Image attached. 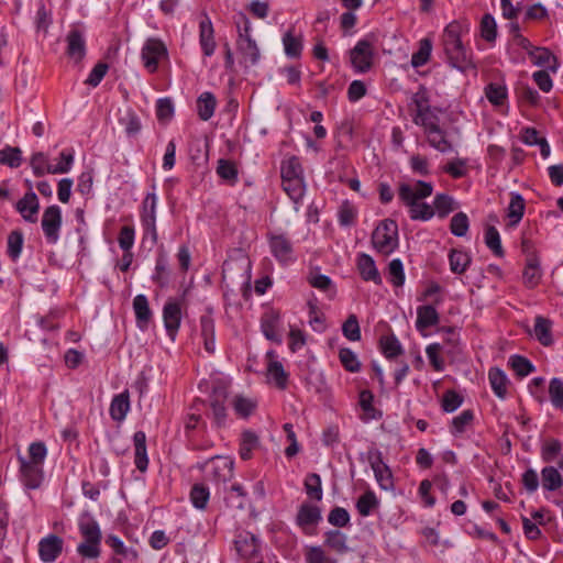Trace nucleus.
<instances>
[{
  "mask_svg": "<svg viewBox=\"0 0 563 563\" xmlns=\"http://www.w3.org/2000/svg\"><path fill=\"white\" fill-rule=\"evenodd\" d=\"M66 53L68 57L76 63L81 62L86 56V38L84 32L79 29H71L66 36Z\"/></svg>",
  "mask_w": 563,
  "mask_h": 563,
  "instance_id": "19",
  "label": "nucleus"
},
{
  "mask_svg": "<svg viewBox=\"0 0 563 563\" xmlns=\"http://www.w3.org/2000/svg\"><path fill=\"white\" fill-rule=\"evenodd\" d=\"M20 463V481L26 489H37L41 487L44 479L43 466L37 464H31L27 459L19 455Z\"/></svg>",
  "mask_w": 563,
  "mask_h": 563,
  "instance_id": "13",
  "label": "nucleus"
},
{
  "mask_svg": "<svg viewBox=\"0 0 563 563\" xmlns=\"http://www.w3.org/2000/svg\"><path fill=\"white\" fill-rule=\"evenodd\" d=\"M199 324L203 347L207 353L213 354L216 352V323L211 310L200 317Z\"/></svg>",
  "mask_w": 563,
  "mask_h": 563,
  "instance_id": "22",
  "label": "nucleus"
},
{
  "mask_svg": "<svg viewBox=\"0 0 563 563\" xmlns=\"http://www.w3.org/2000/svg\"><path fill=\"white\" fill-rule=\"evenodd\" d=\"M305 490L310 499L320 501L322 499L321 477L317 473H310L305 478Z\"/></svg>",
  "mask_w": 563,
  "mask_h": 563,
  "instance_id": "54",
  "label": "nucleus"
},
{
  "mask_svg": "<svg viewBox=\"0 0 563 563\" xmlns=\"http://www.w3.org/2000/svg\"><path fill=\"white\" fill-rule=\"evenodd\" d=\"M409 207V217L411 220L428 221L433 218L434 210L427 202L413 201Z\"/></svg>",
  "mask_w": 563,
  "mask_h": 563,
  "instance_id": "58",
  "label": "nucleus"
},
{
  "mask_svg": "<svg viewBox=\"0 0 563 563\" xmlns=\"http://www.w3.org/2000/svg\"><path fill=\"white\" fill-rule=\"evenodd\" d=\"M374 249L383 254L389 255L398 247V225L396 221L386 219L379 222L372 234Z\"/></svg>",
  "mask_w": 563,
  "mask_h": 563,
  "instance_id": "5",
  "label": "nucleus"
},
{
  "mask_svg": "<svg viewBox=\"0 0 563 563\" xmlns=\"http://www.w3.org/2000/svg\"><path fill=\"white\" fill-rule=\"evenodd\" d=\"M199 44L206 57L214 54L217 44L214 40V30L211 20L206 16L199 23Z\"/></svg>",
  "mask_w": 563,
  "mask_h": 563,
  "instance_id": "23",
  "label": "nucleus"
},
{
  "mask_svg": "<svg viewBox=\"0 0 563 563\" xmlns=\"http://www.w3.org/2000/svg\"><path fill=\"white\" fill-rule=\"evenodd\" d=\"M442 301L443 299L438 297L434 299L433 305H422L417 308L416 329L418 331L427 330L439 323L440 316L437 311V306H440Z\"/></svg>",
  "mask_w": 563,
  "mask_h": 563,
  "instance_id": "16",
  "label": "nucleus"
},
{
  "mask_svg": "<svg viewBox=\"0 0 563 563\" xmlns=\"http://www.w3.org/2000/svg\"><path fill=\"white\" fill-rule=\"evenodd\" d=\"M379 347L386 358H395L404 353L402 346L395 334L383 335L379 339Z\"/></svg>",
  "mask_w": 563,
  "mask_h": 563,
  "instance_id": "42",
  "label": "nucleus"
},
{
  "mask_svg": "<svg viewBox=\"0 0 563 563\" xmlns=\"http://www.w3.org/2000/svg\"><path fill=\"white\" fill-rule=\"evenodd\" d=\"M457 208L453 197L448 194H437L433 199V210L439 218L443 219Z\"/></svg>",
  "mask_w": 563,
  "mask_h": 563,
  "instance_id": "43",
  "label": "nucleus"
},
{
  "mask_svg": "<svg viewBox=\"0 0 563 563\" xmlns=\"http://www.w3.org/2000/svg\"><path fill=\"white\" fill-rule=\"evenodd\" d=\"M232 407L240 418L246 419L256 410L257 402L252 398L238 395L232 401Z\"/></svg>",
  "mask_w": 563,
  "mask_h": 563,
  "instance_id": "49",
  "label": "nucleus"
},
{
  "mask_svg": "<svg viewBox=\"0 0 563 563\" xmlns=\"http://www.w3.org/2000/svg\"><path fill=\"white\" fill-rule=\"evenodd\" d=\"M533 335L543 346H550L553 343L551 320L542 316L536 317Z\"/></svg>",
  "mask_w": 563,
  "mask_h": 563,
  "instance_id": "35",
  "label": "nucleus"
},
{
  "mask_svg": "<svg viewBox=\"0 0 563 563\" xmlns=\"http://www.w3.org/2000/svg\"><path fill=\"white\" fill-rule=\"evenodd\" d=\"M463 26L457 21L449 23L442 34V45L449 64L461 70L475 69L473 53L466 48L462 42L461 35Z\"/></svg>",
  "mask_w": 563,
  "mask_h": 563,
  "instance_id": "1",
  "label": "nucleus"
},
{
  "mask_svg": "<svg viewBox=\"0 0 563 563\" xmlns=\"http://www.w3.org/2000/svg\"><path fill=\"white\" fill-rule=\"evenodd\" d=\"M141 58L146 70L154 74L157 71L159 63L168 58L167 47L163 41L150 37L142 47Z\"/></svg>",
  "mask_w": 563,
  "mask_h": 563,
  "instance_id": "7",
  "label": "nucleus"
},
{
  "mask_svg": "<svg viewBox=\"0 0 563 563\" xmlns=\"http://www.w3.org/2000/svg\"><path fill=\"white\" fill-rule=\"evenodd\" d=\"M228 507L235 509H244L247 500V493L241 484H233L225 496Z\"/></svg>",
  "mask_w": 563,
  "mask_h": 563,
  "instance_id": "40",
  "label": "nucleus"
},
{
  "mask_svg": "<svg viewBox=\"0 0 563 563\" xmlns=\"http://www.w3.org/2000/svg\"><path fill=\"white\" fill-rule=\"evenodd\" d=\"M481 36L488 43H494L497 37V23L495 18L490 13H485L482 16L481 24Z\"/></svg>",
  "mask_w": 563,
  "mask_h": 563,
  "instance_id": "61",
  "label": "nucleus"
},
{
  "mask_svg": "<svg viewBox=\"0 0 563 563\" xmlns=\"http://www.w3.org/2000/svg\"><path fill=\"white\" fill-rule=\"evenodd\" d=\"M306 563H338L333 558L327 555L320 545H310L305 549Z\"/></svg>",
  "mask_w": 563,
  "mask_h": 563,
  "instance_id": "63",
  "label": "nucleus"
},
{
  "mask_svg": "<svg viewBox=\"0 0 563 563\" xmlns=\"http://www.w3.org/2000/svg\"><path fill=\"white\" fill-rule=\"evenodd\" d=\"M267 242L271 254L283 266L296 261L294 245L290 239L284 233H268Z\"/></svg>",
  "mask_w": 563,
  "mask_h": 563,
  "instance_id": "8",
  "label": "nucleus"
},
{
  "mask_svg": "<svg viewBox=\"0 0 563 563\" xmlns=\"http://www.w3.org/2000/svg\"><path fill=\"white\" fill-rule=\"evenodd\" d=\"M347 537L340 530H329L324 533V545L339 554L349 551Z\"/></svg>",
  "mask_w": 563,
  "mask_h": 563,
  "instance_id": "39",
  "label": "nucleus"
},
{
  "mask_svg": "<svg viewBox=\"0 0 563 563\" xmlns=\"http://www.w3.org/2000/svg\"><path fill=\"white\" fill-rule=\"evenodd\" d=\"M133 310L135 313V322L141 331L147 330L153 317L150 308L148 299L145 295H136L133 299Z\"/></svg>",
  "mask_w": 563,
  "mask_h": 563,
  "instance_id": "24",
  "label": "nucleus"
},
{
  "mask_svg": "<svg viewBox=\"0 0 563 563\" xmlns=\"http://www.w3.org/2000/svg\"><path fill=\"white\" fill-rule=\"evenodd\" d=\"M30 166L35 177H43L48 174V169L53 167V165L48 163L47 155L43 152H35L32 154L30 158Z\"/></svg>",
  "mask_w": 563,
  "mask_h": 563,
  "instance_id": "60",
  "label": "nucleus"
},
{
  "mask_svg": "<svg viewBox=\"0 0 563 563\" xmlns=\"http://www.w3.org/2000/svg\"><path fill=\"white\" fill-rule=\"evenodd\" d=\"M410 107L413 109V115H421L430 106V97L424 86H419L418 90L412 95Z\"/></svg>",
  "mask_w": 563,
  "mask_h": 563,
  "instance_id": "50",
  "label": "nucleus"
},
{
  "mask_svg": "<svg viewBox=\"0 0 563 563\" xmlns=\"http://www.w3.org/2000/svg\"><path fill=\"white\" fill-rule=\"evenodd\" d=\"M238 16L236 51L241 56V64L245 67H252L260 62L261 52L256 41L251 35L252 26L250 20L244 13H239Z\"/></svg>",
  "mask_w": 563,
  "mask_h": 563,
  "instance_id": "4",
  "label": "nucleus"
},
{
  "mask_svg": "<svg viewBox=\"0 0 563 563\" xmlns=\"http://www.w3.org/2000/svg\"><path fill=\"white\" fill-rule=\"evenodd\" d=\"M542 486L544 489L553 492L561 487L562 476L553 466H545L541 471Z\"/></svg>",
  "mask_w": 563,
  "mask_h": 563,
  "instance_id": "57",
  "label": "nucleus"
},
{
  "mask_svg": "<svg viewBox=\"0 0 563 563\" xmlns=\"http://www.w3.org/2000/svg\"><path fill=\"white\" fill-rule=\"evenodd\" d=\"M152 191L147 192L140 206V221H156L157 220V205L158 197L155 192L156 186L152 185Z\"/></svg>",
  "mask_w": 563,
  "mask_h": 563,
  "instance_id": "31",
  "label": "nucleus"
},
{
  "mask_svg": "<svg viewBox=\"0 0 563 563\" xmlns=\"http://www.w3.org/2000/svg\"><path fill=\"white\" fill-rule=\"evenodd\" d=\"M432 52V41L428 37L420 40L419 48L411 56V66L421 67L428 63Z\"/></svg>",
  "mask_w": 563,
  "mask_h": 563,
  "instance_id": "51",
  "label": "nucleus"
},
{
  "mask_svg": "<svg viewBox=\"0 0 563 563\" xmlns=\"http://www.w3.org/2000/svg\"><path fill=\"white\" fill-rule=\"evenodd\" d=\"M378 506L379 500L373 490L363 493L355 505L358 514L363 517L369 516Z\"/></svg>",
  "mask_w": 563,
  "mask_h": 563,
  "instance_id": "44",
  "label": "nucleus"
},
{
  "mask_svg": "<svg viewBox=\"0 0 563 563\" xmlns=\"http://www.w3.org/2000/svg\"><path fill=\"white\" fill-rule=\"evenodd\" d=\"M189 498L196 509L205 510L210 498L209 488L203 484H194L190 489Z\"/></svg>",
  "mask_w": 563,
  "mask_h": 563,
  "instance_id": "47",
  "label": "nucleus"
},
{
  "mask_svg": "<svg viewBox=\"0 0 563 563\" xmlns=\"http://www.w3.org/2000/svg\"><path fill=\"white\" fill-rule=\"evenodd\" d=\"M356 267L364 282H373L378 286L382 285V276L376 267L374 258L371 255L360 253L356 258Z\"/></svg>",
  "mask_w": 563,
  "mask_h": 563,
  "instance_id": "20",
  "label": "nucleus"
},
{
  "mask_svg": "<svg viewBox=\"0 0 563 563\" xmlns=\"http://www.w3.org/2000/svg\"><path fill=\"white\" fill-rule=\"evenodd\" d=\"M350 63L355 74L369 71L374 63V41L368 36L360 40L349 52Z\"/></svg>",
  "mask_w": 563,
  "mask_h": 563,
  "instance_id": "6",
  "label": "nucleus"
},
{
  "mask_svg": "<svg viewBox=\"0 0 563 563\" xmlns=\"http://www.w3.org/2000/svg\"><path fill=\"white\" fill-rule=\"evenodd\" d=\"M280 314L275 310L265 312L261 320V329L264 336L277 344H280L283 339L279 333Z\"/></svg>",
  "mask_w": 563,
  "mask_h": 563,
  "instance_id": "21",
  "label": "nucleus"
},
{
  "mask_svg": "<svg viewBox=\"0 0 563 563\" xmlns=\"http://www.w3.org/2000/svg\"><path fill=\"white\" fill-rule=\"evenodd\" d=\"M163 320L167 335L174 341L181 323V308L178 301L169 300L164 305Z\"/></svg>",
  "mask_w": 563,
  "mask_h": 563,
  "instance_id": "15",
  "label": "nucleus"
},
{
  "mask_svg": "<svg viewBox=\"0 0 563 563\" xmlns=\"http://www.w3.org/2000/svg\"><path fill=\"white\" fill-rule=\"evenodd\" d=\"M64 541L57 534H48L38 542V555L45 563L54 562L63 552Z\"/></svg>",
  "mask_w": 563,
  "mask_h": 563,
  "instance_id": "17",
  "label": "nucleus"
},
{
  "mask_svg": "<svg viewBox=\"0 0 563 563\" xmlns=\"http://www.w3.org/2000/svg\"><path fill=\"white\" fill-rule=\"evenodd\" d=\"M433 192V185L428 181L417 180L413 186L402 183L398 187V197L405 205L420 201L430 197Z\"/></svg>",
  "mask_w": 563,
  "mask_h": 563,
  "instance_id": "12",
  "label": "nucleus"
},
{
  "mask_svg": "<svg viewBox=\"0 0 563 563\" xmlns=\"http://www.w3.org/2000/svg\"><path fill=\"white\" fill-rule=\"evenodd\" d=\"M15 208L25 221L31 223L36 222L40 203L34 191H27L24 197L16 202Z\"/></svg>",
  "mask_w": 563,
  "mask_h": 563,
  "instance_id": "25",
  "label": "nucleus"
},
{
  "mask_svg": "<svg viewBox=\"0 0 563 563\" xmlns=\"http://www.w3.org/2000/svg\"><path fill=\"white\" fill-rule=\"evenodd\" d=\"M339 360L345 371L350 373H358L361 371V362L350 347L340 349Z\"/></svg>",
  "mask_w": 563,
  "mask_h": 563,
  "instance_id": "62",
  "label": "nucleus"
},
{
  "mask_svg": "<svg viewBox=\"0 0 563 563\" xmlns=\"http://www.w3.org/2000/svg\"><path fill=\"white\" fill-rule=\"evenodd\" d=\"M134 444V464L135 467L144 473L148 467V456L146 448V434L144 431H136L133 434Z\"/></svg>",
  "mask_w": 563,
  "mask_h": 563,
  "instance_id": "28",
  "label": "nucleus"
},
{
  "mask_svg": "<svg viewBox=\"0 0 563 563\" xmlns=\"http://www.w3.org/2000/svg\"><path fill=\"white\" fill-rule=\"evenodd\" d=\"M472 258L467 252L452 249L449 253V264L452 273L462 275L470 266Z\"/></svg>",
  "mask_w": 563,
  "mask_h": 563,
  "instance_id": "38",
  "label": "nucleus"
},
{
  "mask_svg": "<svg viewBox=\"0 0 563 563\" xmlns=\"http://www.w3.org/2000/svg\"><path fill=\"white\" fill-rule=\"evenodd\" d=\"M216 96L210 91L202 92L197 99V113L202 121H208L214 114Z\"/></svg>",
  "mask_w": 563,
  "mask_h": 563,
  "instance_id": "36",
  "label": "nucleus"
},
{
  "mask_svg": "<svg viewBox=\"0 0 563 563\" xmlns=\"http://www.w3.org/2000/svg\"><path fill=\"white\" fill-rule=\"evenodd\" d=\"M542 268L540 258L537 253H529L526 256L525 268L522 273V280L527 288H536L542 279Z\"/></svg>",
  "mask_w": 563,
  "mask_h": 563,
  "instance_id": "18",
  "label": "nucleus"
},
{
  "mask_svg": "<svg viewBox=\"0 0 563 563\" xmlns=\"http://www.w3.org/2000/svg\"><path fill=\"white\" fill-rule=\"evenodd\" d=\"M228 398V390L224 386L213 387L212 393L209 398L210 402V413L209 417L212 418V421L217 428H221L225 426L228 411L225 407V401Z\"/></svg>",
  "mask_w": 563,
  "mask_h": 563,
  "instance_id": "11",
  "label": "nucleus"
},
{
  "mask_svg": "<svg viewBox=\"0 0 563 563\" xmlns=\"http://www.w3.org/2000/svg\"><path fill=\"white\" fill-rule=\"evenodd\" d=\"M440 110L435 107L429 108L421 115H412V122L416 125L422 126L423 131L434 129L440 125L439 113Z\"/></svg>",
  "mask_w": 563,
  "mask_h": 563,
  "instance_id": "45",
  "label": "nucleus"
},
{
  "mask_svg": "<svg viewBox=\"0 0 563 563\" xmlns=\"http://www.w3.org/2000/svg\"><path fill=\"white\" fill-rule=\"evenodd\" d=\"M322 519L321 509L308 503H303L300 505L297 516H296V525L302 530L306 534H312L311 529L316 527Z\"/></svg>",
  "mask_w": 563,
  "mask_h": 563,
  "instance_id": "14",
  "label": "nucleus"
},
{
  "mask_svg": "<svg viewBox=\"0 0 563 563\" xmlns=\"http://www.w3.org/2000/svg\"><path fill=\"white\" fill-rule=\"evenodd\" d=\"M106 544L113 551V556L121 558L128 562H136L139 552L132 547H126L124 542L115 534H108Z\"/></svg>",
  "mask_w": 563,
  "mask_h": 563,
  "instance_id": "27",
  "label": "nucleus"
},
{
  "mask_svg": "<svg viewBox=\"0 0 563 563\" xmlns=\"http://www.w3.org/2000/svg\"><path fill=\"white\" fill-rule=\"evenodd\" d=\"M485 244L497 257H504L505 251L501 246L500 235L494 225H489L485 230Z\"/></svg>",
  "mask_w": 563,
  "mask_h": 563,
  "instance_id": "59",
  "label": "nucleus"
},
{
  "mask_svg": "<svg viewBox=\"0 0 563 563\" xmlns=\"http://www.w3.org/2000/svg\"><path fill=\"white\" fill-rule=\"evenodd\" d=\"M120 124L123 125L124 131L129 137L136 136L142 129L139 115L131 109H129L125 114L120 118Z\"/></svg>",
  "mask_w": 563,
  "mask_h": 563,
  "instance_id": "56",
  "label": "nucleus"
},
{
  "mask_svg": "<svg viewBox=\"0 0 563 563\" xmlns=\"http://www.w3.org/2000/svg\"><path fill=\"white\" fill-rule=\"evenodd\" d=\"M283 45L288 58H299L303 49L302 35H295L291 27L283 35Z\"/></svg>",
  "mask_w": 563,
  "mask_h": 563,
  "instance_id": "33",
  "label": "nucleus"
},
{
  "mask_svg": "<svg viewBox=\"0 0 563 563\" xmlns=\"http://www.w3.org/2000/svg\"><path fill=\"white\" fill-rule=\"evenodd\" d=\"M424 133L431 147L441 153H445L452 150V144L446 139V133L440 125L434 129L427 130Z\"/></svg>",
  "mask_w": 563,
  "mask_h": 563,
  "instance_id": "37",
  "label": "nucleus"
},
{
  "mask_svg": "<svg viewBox=\"0 0 563 563\" xmlns=\"http://www.w3.org/2000/svg\"><path fill=\"white\" fill-rule=\"evenodd\" d=\"M526 202L523 197L518 192L510 194V201L507 208V218L509 227H517L525 214Z\"/></svg>",
  "mask_w": 563,
  "mask_h": 563,
  "instance_id": "32",
  "label": "nucleus"
},
{
  "mask_svg": "<svg viewBox=\"0 0 563 563\" xmlns=\"http://www.w3.org/2000/svg\"><path fill=\"white\" fill-rule=\"evenodd\" d=\"M485 96L492 104L503 106L508 97L507 87L499 82H490L485 87Z\"/></svg>",
  "mask_w": 563,
  "mask_h": 563,
  "instance_id": "46",
  "label": "nucleus"
},
{
  "mask_svg": "<svg viewBox=\"0 0 563 563\" xmlns=\"http://www.w3.org/2000/svg\"><path fill=\"white\" fill-rule=\"evenodd\" d=\"M208 464H211V478L217 483H228L234 475V462L227 456L216 455L202 464H199L200 470H205Z\"/></svg>",
  "mask_w": 563,
  "mask_h": 563,
  "instance_id": "10",
  "label": "nucleus"
},
{
  "mask_svg": "<svg viewBox=\"0 0 563 563\" xmlns=\"http://www.w3.org/2000/svg\"><path fill=\"white\" fill-rule=\"evenodd\" d=\"M78 530L84 540L77 545V553L82 559L97 560L101 554L102 540L99 523L89 512H85L79 518Z\"/></svg>",
  "mask_w": 563,
  "mask_h": 563,
  "instance_id": "3",
  "label": "nucleus"
},
{
  "mask_svg": "<svg viewBox=\"0 0 563 563\" xmlns=\"http://www.w3.org/2000/svg\"><path fill=\"white\" fill-rule=\"evenodd\" d=\"M41 225L46 242L51 245L56 244L62 228V210L57 205L49 206L44 210Z\"/></svg>",
  "mask_w": 563,
  "mask_h": 563,
  "instance_id": "9",
  "label": "nucleus"
},
{
  "mask_svg": "<svg viewBox=\"0 0 563 563\" xmlns=\"http://www.w3.org/2000/svg\"><path fill=\"white\" fill-rule=\"evenodd\" d=\"M508 366L519 377H526L536 371V366L526 356L514 354L509 356Z\"/></svg>",
  "mask_w": 563,
  "mask_h": 563,
  "instance_id": "41",
  "label": "nucleus"
},
{
  "mask_svg": "<svg viewBox=\"0 0 563 563\" xmlns=\"http://www.w3.org/2000/svg\"><path fill=\"white\" fill-rule=\"evenodd\" d=\"M308 283L310 284L311 287L328 292V297L330 299H333L336 295V288L332 279L328 275L310 274L308 276Z\"/></svg>",
  "mask_w": 563,
  "mask_h": 563,
  "instance_id": "48",
  "label": "nucleus"
},
{
  "mask_svg": "<svg viewBox=\"0 0 563 563\" xmlns=\"http://www.w3.org/2000/svg\"><path fill=\"white\" fill-rule=\"evenodd\" d=\"M53 24V10L51 0H38L37 10L34 16V25L37 32L47 34Z\"/></svg>",
  "mask_w": 563,
  "mask_h": 563,
  "instance_id": "29",
  "label": "nucleus"
},
{
  "mask_svg": "<svg viewBox=\"0 0 563 563\" xmlns=\"http://www.w3.org/2000/svg\"><path fill=\"white\" fill-rule=\"evenodd\" d=\"M357 218V209L349 201L344 200L338 211V221L341 227H351L355 223Z\"/></svg>",
  "mask_w": 563,
  "mask_h": 563,
  "instance_id": "55",
  "label": "nucleus"
},
{
  "mask_svg": "<svg viewBox=\"0 0 563 563\" xmlns=\"http://www.w3.org/2000/svg\"><path fill=\"white\" fill-rule=\"evenodd\" d=\"M549 396L555 409L563 410V382L554 377L550 380Z\"/></svg>",
  "mask_w": 563,
  "mask_h": 563,
  "instance_id": "64",
  "label": "nucleus"
},
{
  "mask_svg": "<svg viewBox=\"0 0 563 563\" xmlns=\"http://www.w3.org/2000/svg\"><path fill=\"white\" fill-rule=\"evenodd\" d=\"M488 380L496 397L504 400L508 394L509 379L499 367H492L488 372Z\"/></svg>",
  "mask_w": 563,
  "mask_h": 563,
  "instance_id": "30",
  "label": "nucleus"
},
{
  "mask_svg": "<svg viewBox=\"0 0 563 563\" xmlns=\"http://www.w3.org/2000/svg\"><path fill=\"white\" fill-rule=\"evenodd\" d=\"M258 445V437L251 430L242 433L239 454L243 461L252 457L253 450Z\"/></svg>",
  "mask_w": 563,
  "mask_h": 563,
  "instance_id": "53",
  "label": "nucleus"
},
{
  "mask_svg": "<svg viewBox=\"0 0 563 563\" xmlns=\"http://www.w3.org/2000/svg\"><path fill=\"white\" fill-rule=\"evenodd\" d=\"M130 393L128 389L114 395L109 407V413L112 420L122 422L130 411Z\"/></svg>",
  "mask_w": 563,
  "mask_h": 563,
  "instance_id": "26",
  "label": "nucleus"
},
{
  "mask_svg": "<svg viewBox=\"0 0 563 563\" xmlns=\"http://www.w3.org/2000/svg\"><path fill=\"white\" fill-rule=\"evenodd\" d=\"M531 63L539 67H548L553 71L558 69L556 57L545 47L531 48L529 52Z\"/></svg>",
  "mask_w": 563,
  "mask_h": 563,
  "instance_id": "34",
  "label": "nucleus"
},
{
  "mask_svg": "<svg viewBox=\"0 0 563 563\" xmlns=\"http://www.w3.org/2000/svg\"><path fill=\"white\" fill-rule=\"evenodd\" d=\"M268 377H271L278 389L285 390L288 384V374L285 372L279 361H271L267 367Z\"/></svg>",
  "mask_w": 563,
  "mask_h": 563,
  "instance_id": "52",
  "label": "nucleus"
},
{
  "mask_svg": "<svg viewBox=\"0 0 563 563\" xmlns=\"http://www.w3.org/2000/svg\"><path fill=\"white\" fill-rule=\"evenodd\" d=\"M282 187L287 196L300 203L306 192L303 167L298 156H289L280 163Z\"/></svg>",
  "mask_w": 563,
  "mask_h": 563,
  "instance_id": "2",
  "label": "nucleus"
}]
</instances>
